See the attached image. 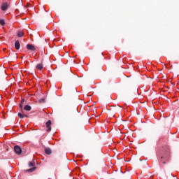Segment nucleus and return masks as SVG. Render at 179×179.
Wrapping results in <instances>:
<instances>
[{
    "label": "nucleus",
    "mask_w": 179,
    "mask_h": 179,
    "mask_svg": "<svg viewBox=\"0 0 179 179\" xmlns=\"http://www.w3.org/2000/svg\"><path fill=\"white\" fill-rule=\"evenodd\" d=\"M20 108H21V110H23V103H20Z\"/></svg>",
    "instance_id": "nucleus-16"
},
{
    "label": "nucleus",
    "mask_w": 179,
    "mask_h": 179,
    "mask_svg": "<svg viewBox=\"0 0 179 179\" xmlns=\"http://www.w3.org/2000/svg\"><path fill=\"white\" fill-rule=\"evenodd\" d=\"M0 24H1V26H5V20L1 19V20H0Z\"/></svg>",
    "instance_id": "nucleus-14"
},
{
    "label": "nucleus",
    "mask_w": 179,
    "mask_h": 179,
    "mask_svg": "<svg viewBox=\"0 0 179 179\" xmlns=\"http://www.w3.org/2000/svg\"><path fill=\"white\" fill-rule=\"evenodd\" d=\"M27 50H29L30 51H36V48L31 44H27Z\"/></svg>",
    "instance_id": "nucleus-5"
},
{
    "label": "nucleus",
    "mask_w": 179,
    "mask_h": 179,
    "mask_svg": "<svg viewBox=\"0 0 179 179\" xmlns=\"http://www.w3.org/2000/svg\"><path fill=\"white\" fill-rule=\"evenodd\" d=\"M17 115L19 118H21V119L24 118V117H26V118H29V116L27 115H23V113H18Z\"/></svg>",
    "instance_id": "nucleus-10"
},
{
    "label": "nucleus",
    "mask_w": 179,
    "mask_h": 179,
    "mask_svg": "<svg viewBox=\"0 0 179 179\" xmlns=\"http://www.w3.org/2000/svg\"><path fill=\"white\" fill-rule=\"evenodd\" d=\"M164 155L163 157H161V162L162 164H166V162H169V157H170V150H163Z\"/></svg>",
    "instance_id": "nucleus-1"
},
{
    "label": "nucleus",
    "mask_w": 179,
    "mask_h": 179,
    "mask_svg": "<svg viewBox=\"0 0 179 179\" xmlns=\"http://www.w3.org/2000/svg\"><path fill=\"white\" fill-rule=\"evenodd\" d=\"M43 68V63H40L36 65V69H38V71H41Z\"/></svg>",
    "instance_id": "nucleus-11"
},
{
    "label": "nucleus",
    "mask_w": 179,
    "mask_h": 179,
    "mask_svg": "<svg viewBox=\"0 0 179 179\" xmlns=\"http://www.w3.org/2000/svg\"><path fill=\"white\" fill-rule=\"evenodd\" d=\"M52 122L51 120H48L46 123H45V126H46V131L47 132H51V124H52Z\"/></svg>",
    "instance_id": "nucleus-4"
},
{
    "label": "nucleus",
    "mask_w": 179,
    "mask_h": 179,
    "mask_svg": "<svg viewBox=\"0 0 179 179\" xmlns=\"http://www.w3.org/2000/svg\"><path fill=\"white\" fill-rule=\"evenodd\" d=\"M21 103H24V99H22Z\"/></svg>",
    "instance_id": "nucleus-17"
},
{
    "label": "nucleus",
    "mask_w": 179,
    "mask_h": 179,
    "mask_svg": "<svg viewBox=\"0 0 179 179\" xmlns=\"http://www.w3.org/2000/svg\"><path fill=\"white\" fill-rule=\"evenodd\" d=\"M17 36V37H23V36H24V34L22 31H18Z\"/></svg>",
    "instance_id": "nucleus-13"
},
{
    "label": "nucleus",
    "mask_w": 179,
    "mask_h": 179,
    "mask_svg": "<svg viewBox=\"0 0 179 179\" xmlns=\"http://www.w3.org/2000/svg\"><path fill=\"white\" fill-rule=\"evenodd\" d=\"M0 179H1V178H0Z\"/></svg>",
    "instance_id": "nucleus-18"
},
{
    "label": "nucleus",
    "mask_w": 179,
    "mask_h": 179,
    "mask_svg": "<svg viewBox=\"0 0 179 179\" xmlns=\"http://www.w3.org/2000/svg\"><path fill=\"white\" fill-rule=\"evenodd\" d=\"M14 150L16 155H22V148L19 145H15L14 147Z\"/></svg>",
    "instance_id": "nucleus-3"
},
{
    "label": "nucleus",
    "mask_w": 179,
    "mask_h": 179,
    "mask_svg": "<svg viewBox=\"0 0 179 179\" xmlns=\"http://www.w3.org/2000/svg\"><path fill=\"white\" fill-rule=\"evenodd\" d=\"M8 3H3L2 5H1V10H6L8 8Z\"/></svg>",
    "instance_id": "nucleus-7"
},
{
    "label": "nucleus",
    "mask_w": 179,
    "mask_h": 179,
    "mask_svg": "<svg viewBox=\"0 0 179 179\" xmlns=\"http://www.w3.org/2000/svg\"><path fill=\"white\" fill-rule=\"evenodd\" d=\"M29 167H33V168H31L28 170L26 171L27 173H33V171H34L36 170V167H34V166H36V162H29Z\"/></svg>",
    "instance_id": "nucleus-2"
},
{
    "label": "nucleus",
    "mask_w": 179,
    "mask_h": 179,
    "mask_svg": "<svg viewBox=\"0 0 179 179\" xmlns=\"http://www.w3.org/2000/svg\"><path fill=\"white\" fill-rule=\"evenodd\" d=\"M15 50H20V42H19V40L15 42Z\"/></svg>",
    "instance_id": "nucleus-6"
},
{
    "label": "nucleus",
    "mask_w": 179,
    "mask_h": 179,
    "mask_svg": "<svg viewBox=\"0 0 179 179\" xmlns=\"http://www.w3.org/2000/svg\"><path fill=\"white\" fill-rule=\"evenodd\" d=\"M76 113H78V108H74V111H72V110L69 111L68 115H69V117H71V115H73V114H76Z\"/></svg>",
    "instance_id": "nucleus-8"
},
{
    "label": "nucleus",
    "mask_w": 179,
    "mask_h": 179,
    "mask_svg": "<svg viewBox=\"0 0 179 179\" xmlns=\"http://www.w3.org/2000/svg\"><path fill=\"white\" fill-rule=\"evenodd\" d=\"M45 155H50L52 153V151L50 149V148H46L45 149Z\"/></svg>",
    "instance_id": "nucleus-9"
},
{
    "label": "nucleus",
    "mask_w": 179,
    "mask_h": 179,
    "mask_svg": "<svg viewBox=\"0 0 179 179\" xmlns=\"http://www.w3.org/2000/svg\"><path fill=\"white\" fill-rule=\"evenodd\" d=\"M24 110H25V111H31V106H30L29 105H26L24 107Z\"/></svg>",
    "instance_id": "nucleus-12"
},
{
    "label": "nucleus",
    "mask_w": 179,
    "mask_h": 179,
    "mask_svg": "<svg viewBox=\"0 0 179 179\" xmlns=\"http://www.w3.org/2000/svg\"><path fill=\"white\" fill-rule=\"evenodd\" d=\"M39 103H45V99H40Z\"/></svg>",
    "instance_id": "nucleus-15"
}]
</instances>
